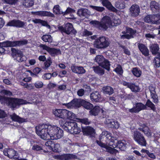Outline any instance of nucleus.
Masks as SVG:
<instances>
[{"label": "nucleus", "mask_w": 160, "mask_h": 160, "mask_svg": "<svg viewBox=\"0 0 160 160\" xmlns=\"http://www.w3.org/2000/svg\"><path fill=\"white\" fill-rule=\"evenodd\" d=\"M36 134L44 139L57 140L61 138L63 135V130L56 126L49 124H42L35 127Z\"/></svg>", "instance_id": "obj_1"}, {"label": "nucleus", "mask_w": 160, "mask_h": 160, "mask_svg": "<svg viewBox=\"0 0 160 160\" xmlns=\"http://www.w3.org/2000/svg\"><path fill=\"white\" fill-rule=\"evenodd\" d=\"M52 112L56 118L64 120H74L77 117L74 113L66 109L55 108Z\"/></svg>", "instance_id": "obj_2"}, {"label": "nucleus", "mask_w": 160, "mask_h": 160, "mask_svg": "<svg viewBox=\"0 0 160 160\" xmlns=\"http://www.w3.org/2000/svg\"><path fill=\"white\" fill-rule=\"evenodd\" d=\"M90 23L100 29L106 30L113 26L111 18L106 16L102 19L101 22L97 21H92Z\"/></svg>", "instance_id": "obj_3"}, {"label": "nucleus", "mask_w": 160, "mask_h": 160, "mask_svg": "<svg viewBox=\"0 0 160 160\" xmlns=\"http://www.w3.org/2000/svg\"><path fill=\"white\" fill-rule=\"evenodd\" d=\"M62 122V124L64 130L68 132L73 134H77L80 133L81 131V128L78 126L77 123L75 122Z\"/></svg>", "instance_id": "obj_4"}, {"label": "nucleus", "mask_w": 160, "mask_h": 160, "mask_svg": "<svg viewBox=\"0 0 160 160\" xmlns=\"http://www.w3.org/2000/svg\"><path fill=\"white\" fill-rule=\"evenodd\" d=\"M110 44L109 38L104 36L99 37L94 42V47L98 49H104L108 47Z\"/></svg>", "instance_id": "obj_5"}, {"label": "nucleus", "mask_w": 160, "mask_h": 160, "mask_svg": "<svg viewBox=\"0 0 160 160\" xmlns=\"http://www.w3.org/2000/svg\"><path fill=\"white\" fill-rule=\"evenodd\" d=\"M133 138L134 140L139 145L146 147L147 141L143 135L137 130L133 132Z\"/></svg>", "instance_id": "obj_6"}, {"label": "nucleus", "mask_w": 160, "mask_h": 160, "mask_svg": "<svg viewBox=\"0 0 160 160\" xmlns=\"http://www.w3.org/2000/svg\"><path fill=\"white\" fill-rule=\"evenodd\" d=\"M58 29L62 34L65 33L67 34L71 33L75 34L77 33V31L74 29L72 25L70 23H67L63 26H59Z\"/></svg>", "instance_id": "obj_7"}, {"label": "nucleus", "mask_w": 160, "mask_h": 160, "mask_svg": "<svg viewBox=\"0 0 160 160\" xmlns=\"http://www.w3.org/2000/svg\"><path fill=\"white\" fill-rule=\"evenodd\" d=\"M95 60L103 68L108 71L109 70L110 66L109 62L108 60L105 59L101 55L97 56Z\"/></svg>", "instance_id": "obj_8"}, {"label": "nucleus", "mask_w": 160, "mask_h": 160, "mask_svg": "<svg viewBox=\"0 0 160 160\" xmlns=\"http://www.w3.org/2000/svg\"><path fill=\"white\" fill-rule=\"evenodd\" d=\"M136 33V30L129 28H127L126 31H122L120 34L121 38L129 39L133 38Z\"/></svg>", "instance_id": "obj_9"}, {"label": "nucleus", "mask_w": 160, "mask_h": 160, "mask_svg": "<svg viewBox=\"0 0 160 160\" xmlns=\"http://www.w3.org/2000/svg\"><path fill=\"white\" fill-rule=\"evenodd\" d=\"M27 43L28 41L27 40H23L21 41L13 42L7 41L2 44H1V45L3 46L12 47L23 45Z\"/></svg>", "instance_id": "obj_10"}, {"label": "nucleus", "mask_w": 160, "mask_h": 160, "mask_svg": "<svg viewBox=\"0 0 160 160\" xmlns=\"http://www.w3.org/2000/svg\"><path fill=\"white\" fill-rule=\"evenodd\" d=\"M53 158L58 160H69L76 158L77 156L70 153H66L60 155H54Z\"/></svg>", "instance_id": "obj_11"}, {"label": "nucleus", "mask_w": 160, "mask_h": 160, "mask_svg": "<svg viewBox=\"0 0 160 160\" xmlns=\"http://www.w3.org/2000/svg\"><path fill=\"white\" fill-rule=\"evenodd\" d=\"M4 154L10 158L17 160L18 159V154L17 152L12 148L5 149L3 150Z\"/></svg>", "instance_id": "obj_12"}, {"label": "nucleus", "mask_w": 160, "mask_h": 160, "mask_svg": "<svg viewBox=\"0 0 160 160\" xmlns=\"http://www.w3.org/2000/svg\"><path fill=\"white\" fill-rule=\"evenodd\" d=\"M140 127L138 128V130L143 132L144 134L148 137L152 136V132L147 124L144 123H140L139 124Z\"/></svg>", "instance_id": "obj_13"}, {"label": "nucleus", "mask_w": 160, "mask_h": 160, "mask_svg": "<svg viewBox=\"0 0 160 160\" xmlns=\"http://www.w3.org/2000/svg\"><path fill=\"white\" fill-rule=\"evenodd\" d=\"M82 130L83 135H84L93 137L95 135V130L93 128L90 126H82Z\"/></svg>", "instance_id": "obj_14"}, {"label": "nucleus", "mask_w": 160, "mask_h": 160, "mask_svg": "<svg viewBox=\"0 0 160 160\" xmlns=\"http://www.w3.org/2000/svg\"><path fill=\"white\" fill-rule=\"evenodd\" d=\"M146 105L142 103H137L135 107L129 109V111L132 113H138L140 111L147 109Z\"/></svg>", "instance_id": "obj_15"}, {"label": "nucleus", "mask_w": 160, "mask_h": 160, "mask_svg": "<svg viewBox=\"0 0 160 160\" xmlns=\"http://www.w3.org/2000/svg\"><path fill=\"white\" fill-rule=\"evenodd\" d=\"M145 22L152 24H158L159 21L158 17H156L155 15H149L144 18Z\"/></svg>", "instance_id": "obj_16"}, {"label": "nucleus", "mask_w": 160, "mask_h": 160, "mask_svg": "<svg viewBox=\"0 0 160 160\" xmlns=\"http://www.w3.org/2000/svg\"><path fill=\"white\" fill-rule=\"evenodd\" d=\"M11 50L13 53H15V55L17 57L16 59L17 61L20 62L26 60V57L23 55L22 51L14 48H12Z\"/></svg>", "instance_id": "obj_17"}, {"label": "nucleus", "mask_w": 160, "mask_h": 160, "mask_svg": "<svg viewBox=\"0 0 160 160\" xmlns=\"http://www.w3.org/2000/svg\"><path fill=\"white\" fill-rule=\"evenodd\" d=\"M25 23L19 20H13L9 22L6 24L7 26L14 27L20 28L22 27Z\"/></svg>", "instance_id": "obj_18"}, {"label": "nucleus", "mask_w": 160, "mask_h": 160, "mask_svg": "<svg viewBox=\"0 0 160 160\" xmlns=\"http://www.w3.org/2000/svg\"><path fill=\"white\" fill-rule=\"evenodd\" d=\"M130 14L132 17L138 16L140 12L139 6L137 4H133L130 8Z\"/></svg>", "instance_id": "obj_19"}, {"label": "nucleus", "mask_w": 160, "mask_h": 160, "mask_svg": "<svg viewBox=\"0 0 160 160\" xmlns=\"http://www.w3.org/2000/svg\"><path fill=\"white\" fill-rule=\"evenodd\" d=\"M111 134L110 133H108L106 136L107 138L110 137V138L109 139L110 140L109 144L110 146L112 147L113 148H116L117 147L118 143V140L116 137L111 136Z\"/></svg>", "instance_id": "obj_20"}, {"label": "nucleus", "mask_w": 160, "mask_h": 160, "mask_svg": "<svg viewBox=\"0 0 160 160\" xmlns=\"http://www.w3.org/2000/svg\"><path fill=\"white\" fill-rule=\"evenodd\" d=\"M101 2L103 6L105 7L109 10L114 12H117L118 10L108 0H99Z\"/></svg>", "instance_id": "obj_21"}, {"label": "nucleus", "mask_w": 160, "mask_h": 160, "mask_svg": "<svg viewBox=\"0 0 160 160\" xmlns=\"http://www.w3.org/2000/svg\"><path fill=\"white\" fill-rule=\"evenodd\" d=\"M40 47L43 50H45L49 52L52 56L54 55L55 54H57L60 51L59 50L57 49L50 48L46 45L41 44Z\"/></svg>", "instance_id": "obj_22"}, {"label": "nucleus", "mask_w": 160, "mask_h": 160, "mask_svg": "<svg viewBox=\"0 0 160 160\" xmlns=\"http://www.w3.org/2000/svg\"><path fill=\"white\" fill-rule=\"evenodd\" d=\"M106 124L110 128L117 129L119 127V124L117 121L113 119H108L106 121Z\"/></svg>", "instance_id": "obj_23"}, {"label": "nucleus", "mask_w": 160, "mask_h": 160, "mask_svg": "<svg viewBox=\"0 0 160 160\" xmlns=\"http://www.w3.org/2000/svg\"><path fill=\"white\" fill-rule=\"evenodd\" d=\"M78 103L77 107L79 108L81 106H83L84 108L87 110H90L93 107V105L90 102L87 101H79Z\"/></svg>", "instance_id": "obj_24"}, {"label": "nucleus", "mask_w": 160, "mask_h": 160, "mask_svg": "<svg viewBox=\"0 0 160 160\" xmlns=\"http://www.w3.org/2000/svg\"><path fill=\"white\" fill-rule=\"evenodd\" d=\"M8 101V105L13 108H16L18 106L25 104L27 103V101Z\"/></svg>", "instance_id": "obj_25"}, {"label": "nucleus", "mask_w": 160, "mask_h": 160, "mask_svg": "<svg viewBox=\"0 0 160 160\" xmlns=\"http://www.w3.org/2000/svg\"><path fill=\"white\" fill-rule=\"evenodd\" d=\"M32 149L36 152L38 154H43L48 152L47 150H44L41 146L37 144H34L32 146Z\"/></svg>", "instance_id": "obj_26"}, {"label": "nucleus", "mask_w": 160, "mask_h": 160, "mask_svg": "<svg viewBox=\"0 0 160 160\" xmlns=\"http://www.w3.org/2000/svg\"><path fill=\"white\" fill-rule=\"evenodd\" d=\"M71 68L72 72L79 74L84 73L86 72L85 70L82 67L73 66L71 67Z\"/></svg>", "instance_id": "obj_27"}, {"label": "nucleus", "mask_w": 160, "mask_h": 160, "mask_svg": "<svg viewBox=\"0 0 160 160\" xmlns=\"http://www.w3.org/2000/svg\"><path fill=\"white\" fill-rule=\"evenodd\" d=\"M117 144V147L116 148H118L120 150L123 151H124L126 149L127 143L126 140L124 139L120 140Z\"/></svg>", "instance_id": "obj_28"}, {"label": "nucleus", "mask_w": 160, "mask_h": 160, "mask_svg": "<svg viewBox=\"0 0 160 160\" xmlns=\"http://www.w3.org/2000/svg\"><path fill=\"white\" fill-rule=\"evenodd\" d=\"M138 47L142 53L145 56H147L149 54V50L144 44L139 43Z\"/></svg>", "instance_id": "obj_29"}, {"label": "nucleus", "mask_w": 160, "mask_h": 160, "mask_svg": "<svg viewBox=\"0 0 160 160\" xmlns=\"http://www.w3.org/2000/svg\"><path fill=\"white\" fill-rule=\"evenodd\" d=\"M90 110L89 114L91 116H96L98 115L100 112V107L99 106H96L93 107Z\"/></svg>", "instance_id": "obj_30"}, {"label": "nucleus", "mask_w": 160, "mask_h": 160, "mask_svg": "<svg viewBox=\"0 0 160 160\" xmlns=\"http://www.w3.org/2000/svg\"><path fill=\"white\" fill-rule=\"evenodd\" d=\"M77 14L80 16L86 17L90 14V12L87 9L81 8L78 10Z\"/></svg>", "instance_id": "obj_31"}, {"label": "nucleus", "mask_w": 160, "mask_h": 160, "mask_svg": "<svg viewBox=\"0 0 160 160\" xmlns=\"http://www.w3.org/2000/svg\"><path fill=\"white\" fill-rule=\"evenodd\" d=\"M150 8L153 12H158L159 11V4L154 1H152L150 3Z\"/></svg>", "instance_id": "obj_32"}, {"label": "nucleus", "mask_w": 160, "mask_h": 160, "mask_svg": "<svg viewBox=\"0 0 160 160\" xmlns=\"http://www.w3.org/2000/svg\"><path fill=\"white\" fill-rule=\"evenodd\" d=\"M78 101H71V102L66 103H63V105L65 106L68 108H77V104Z\"/></svg>", "instance_id": "obj_33"}, {"label": "nucleus", "mask_w": 160, "mask_h": 160, "mask_svg": "<svg viewBox=\"0 0 160 160\" xmlns=\"http://www.w3.org/2000/svg\"><path fill=\"white\" fill-rule=\"evenodd\" d=\"M155 87L154 86L151 85L149 86V88L151 93V97L153 100H157L158 96L156 94L155 91Z\"/></svg>", "instance_id": "obj_34"}, {"label": "nucleus", "mask_w": 160, "mask_h": 160, "mask_svg": "<svg viewBox=\"0 0 160 160\" xmlns=\"http://www.w3.org/2000/svg\"><path fill=\"white\" fill-rule=\"evenodd\" d=\"M32 21L35 23H41L42 25L46 27L49 29H50V26L48 25L47 22L40 19H35L32 20Z\"/></svg>", "instance_id": "obj_35"}, {"label": "nucleus", "mask_w": 160, "mask_h": 160, "mask_svg": "<svg viewBox=\"0 0 160 160\" xmlns=\"http://www.w3.org/2000/svg\"><path fill=\"white\" fill-rule=\"evenodd\" d=\"M159 46L157 44H152L151 45L150 49L153 54H156L159 51Z\"/></svg>", "instance_id": "obj_36"}, {"label": "nucleus", "mask_w": 160, "mask_h": 160, "mask_svg": "<svg viewBox=\"0 0 160 160\" xmlns=\"http://www.w3.org/2000/svg\"><path fill=\"white\" fill-rule=\"evenodd\" d=\"M102 89L103 93L105 94L110 95L112 94L113 92V88L109 86L104 87L102 88Z\"/></svg>", "instance_id": "obj_37"}, {"label": "nucleus", "mask_w": 160, "mask_h": 160, "mask_svg": "<svg viewBox=\"0 0 160 160\" xmlns=\"http://www.w3.org/2000/svg\"><path fill=\"white\" fill-rule=\"evenodd\" d=\"M132 72L133 74L137 78L140 77L142 74V71L139 68H133Z\"/></svg>", "instance_id": "obj_38"}, {"label": "nucleus", "mask_w": 160, "mask_h": 160, "mask_svg": "<svg viewBox=\"0 0 160 160\" xmlns=\"http://www.w3.org/2000/svg\"><path fill=\"white\" fill-rule=\"evenodd\" d=\"M53 11L55 14L57 15H63V11L60 6L58 5H56L53 8Z\"/></svg>", "instance_id": "obj_39"}, {"label": "nucleus", "mask_w": 160, "mask_h": 160, "mask_svg": "<svg viewBox=\"0 0 160 160\" xmlns=\"http://www.w3.org/2000/svg\"><path fill=\"white\" fill-rule=\"evenodd\" d=\"M93 68L94 72L99 75H103L104 73L103 69L99 66L93 67Z\"/></svg>", "instance_id": "obj_40"}, {"label": "nucleus", "mask_w": 160, "mask_h": 160, "mask_svg": "<svg viewBox=\"0 0 160 160\" xmlns=\"http://www.w3.org/2000/svg\"><path fill=\"white\" fill-rule=\"evenodd\" d=\"M45 42L51 43L52 41V38L51 36L49 34L43 35L41 38Z\"/></svg>", "instance_id": "obj_41"}, {"label": "nucleus", "mask_w": 160, "mask_h": 160, "mask_svg": "<svg viewBox=\"0 0 160 160\" xmlns=\"http://www.w3.org/2000/svg\"><path fill=\"white\" fill-rule=\"evenodd\" d=\"M77 117H76V118H75L73 121H75L76 119L78 120V122H79L81 123L82 124H84L86 125H89L91 122L90 121H88V118H77Z\"/></svg>", "instance_id": "obj_42"}, {"label": "nucleus", "mask_w": 160, "mask_h": 160, "mask_svg": "<svg viewBox=\"0 0 160 160\" xmlns=\"http://www.w3.org/2000/svg\"><path fill=\"white\" fill-rule=\"evenodd\" d=\"M100 97V95L98 92H92L90 95L91 99L93 100H97L99 99Z\"/></svg>", "instance_id": "obj_43"}, {"label": "nucleus", "mask_w": 160, "mask_h": 160, "mask_svg": "<svg viewBox=\"0 0 160 160\" xmlns=\"http://www.w3.org/2000/svg\"><path fill=\"white\" fill-rule=\"evenodd\" d=\"M34 5L33 0H24L23 2V5L26 7L29 8Z\"/></svg>", "instance_id": "obj_44"}, {"label": "nucleus", "mask_w": 160, "mask_h": 160, "mask_svg": "<svg viewBox=\"0 0 160 160\" xmlns=\"http://www.w3.org/2000/svg\"><path fill=\"white\" fill-rule=\"evenodd\" d=\"M146 107H148L150 108V109L155 112L156 110V108L155 105L153 104L151 101H147L145 105Z\"/></svg>", "instance_id": "obj_45"}, {"label": "nucleus", "mask_w": 160, "mask_h": 160, "mask_svg": "<svg viewBox=\"0 0 160 160\" xmlns=\"http://www.w3.org/2000/svg\"><path fill=\"white\" fill-rule=\"evenodd\" d=\"M129 88L133 92H137L140 90V88L139 86L136 85L135 83H132Z\"/></svg>", "instance_id": "obj_46"}, {"label": "nucleus", "mask_w": 160, "mask_h": 160, "mask_svg": "<svg viewBox=\"0 0 160 160\" xmlns=\"http://www.w3.org/2000/svg\"><path fill=\"white\" fill-rule=\"evenodd\" d=\"M50 17L54 18L55 17L54 15L52 13L46 11H42L41 17Z\"/></svg>", "instance_id": "obj_47"}, {"label": "nucleus", "mask_w": 160, "mask_h": 160, "mask_svg": "<svg viewBox=\"0 0 160 160\" xmlns=\"http://www.w3.org/2000/svg\"><path fill=\"white\" fill-rule=\"evenodd\" d=\"M55 143V142L53 141L48 140L46 142L45 145L49 149L51 150L54 145Z\"/></svg>", "instance_id": "obj_48"}, {"label": "nucleus", "mask_w": 160, "mask_h": 160, "mask_svg": "<svg viewBox=\"0 0 160 160\" xmlns=\"http://www.w3.org/2000/svg\"><path fill=\"white\" fill-rule=\"evenodd\" d=\"M89 7L92 8L99 12H102L105 10V8L102 7L90 5Z\"/></svg>", "instance_id": "obj_49"}, {"label": "nucleus", "mask_w": 160, "mask_h": 160, "mask_svg": "<svg viewBox=\"0 0 160 160\" xmlns=\"http://www.w3.org/2000/svg\"><path fill=\"white\" fill-rule=\"evenodd\" d=\"M60 145L57 143H55L53 147L52 148L51 150L55 152H59V151Z\"/></svg>", "instance_id": "obj_50"}, {"label": "nucleus", "mask_w": 160, "mask_h": 160, "mask_svg": "<svg viewBox=\"0 0 160 160\" xmlns=\"http://www.w3.org/2000/svg\"><path fill=\"white\" fill-rule=\"evenodd\" d=\"M0 93L2 95H5L7 96H11L12 95V92L10 91L4 89L1 90Z\"/></svg>", "instance_id": "obj_51"}, {"label": "nucleus", "mask_w": 160, "mask_h": 160, "mask_svg": "<svg viewBox=\"0 0 160 160\" xmlns=\"http://www.w3.org/2000/svg\"><path fill=\"white\" fill-rule=\"evenodd\" d=\"M114 71L118 74H122L123 72L122 67L120 65H118L117 67L115 69Z\"/></svg>", "instance_id": "obj_52"}, {"label": "nucleus", "mask_w": 160, "mask_h": 160, "mask_svg": "<svg viewBox=\"0 0 160 160\" xmlns=\"http://www.w3.org/2000/svg\"><path fill=\"white\" fill-rule=\"evenodd\" d=\"M35 87L37 88H42L43 86V82L39 81H38L35 82L34 83Z\"/></svg>", "instance_id": "obj_53"}, {"label": "nucleus", "mask_w": 160, "mask_h": 160, "mask_svg": "<svg viewBox=\"0 0 160 160\" xmlns=\"http://www.w3.org/2000/svg\"><path fill=\"white\" fill-rule=\"evenodd\" d=\"M52 63V59L51 58H48L44 63L45 66L47 68H48Z\"/></svg>", "instance_id": "obj_54"}, {"label": "nucleus", "mask_w": 160, "mask_h": 160, "mask_svg": "<svg viewBox=\"0 0 160 160\" xmlns=\"http://www.w3.org/2000/svg\"><path fill=\"white\" fill-rule=\"evenodd\" d=\"M115 148H111L107 145L105 148L106 150L107 151L112 154H113L115 153V152L116 149H114Z\"/></svg>", "instance_id": "obj_55"}, {"label": "nucleus", "mask_w": 160, "mask_h": 160, "mask_svg": "<svg viewBox=\"0 0 160 160\" xmlns=\"http://www.w3.org/2000/svg\"><path fill=\"white\" fill-rule=\"evenodd\" d=\"M154 62L155 63V66L156 68H158L160 66V58H155Z\"/></svg>", "instance_id": "obj_56"}, {"label": "nucleus", "mask_w": 160, "mask_h": 160, "mask_svg": "<svg viewBox=\"0 0 160 160\" xmlns=\"http://www.w3.org/2000/svg\"><path fill=\"white\" fill-rule=\"evenodd\" d=\"M75 12V10L72 9L71 8H68L65 12H63V15H65L70 12Z\"/></svg>", "instance_id": "obj_57"}, {"label": "nucleus", "mask_w": 160, "mask_h": 160, "mask_svg": "<svg viewBox=\"0 0 160 160\" xmlns=\"http://www.w3.org/2000/svg\"><path fill=\"white\" fill-rule=\"evenodd\" d=\"M7 114L5 111L0 109V118H3L7 117Z\"/></svg>", "instance_id": "obj_58"}, {"label": "nucleus", "mask_w": 160, "mask_h": 160, "mask_svg": "<svg viewBox=\"0 0 160 160\" xmlns=\"http://www.w3.org/2000/svg\"><path fill=\"white\" fill-rule=\"evenodd\" d=\"M19 117V116L14 113L11 116V118L13 121L18 122Z\"/></svg>", "instance_id": "obj_59"}, {"label": "nucleus", "mask_w": 160, "mask_h": 160, "mask_svg": "<svg viewBox=\"0 0 160 160\" xmlns=\"http://www.w3.org/2000/svg\"><path fill=\"white\" fill-rule=\"evenodd\" d=\"M115 7L119 9H123L125 8V5L123 3L119 4L118 2H116L115 4Z\"/></svg>", "instance_id": "obj_60"}, {"label": "nucleus", "mask_w": 160, "mask_h": 160, "mask_svg": "<svg viewBox=\"0 0 160 160\" xmlns=\"http://www.w3.org/2000/svg\"><path fill=\"white\" fill-rule=\"evenodd\" d=\"M51 77L52 75L50 73H47L44 74L42 76V78L45 80L49 79L51 78Z\"/></svg>", "instance_id": "obj_61"}, {"label": "nucleus", "mask_w": 160, "mask_h": 160, "mask_svg": "<svg viewBox=\"0 0 160 160\" xmlns=\"http://www.w3.org/2000/svg\"><path fill=\"white\" fill-rule=\"evenodd\" d=\"M96 142L97 144L99 145L102 148H106V147H107V145L106 144H105L104 143H103L101 141H99L98 140H97L96 141Z\"/></svg>", "instance_id": "obj_62"}, {"label": "nucleus", "mask_w": 160, "mask_h": 160, "mask_svg": "<svg viewBox=\"0 0 160 160\" xmlns=\"http://www.w3.org/2000/svg\"><path fill=\"white\" fill-rule=\"evenodd\" d=\"M82 34L84 36H87L92 35V33L87 30H85L83 32Z\"/></svg>", "instance_id": "obj_63"}, {"label": "nucleus", "mask_w": 160, "mask_h": 160, "mask_svg": "<svg viewBox=\"0 0 160 160\" xmlns=\"http://www.w3.org/2000/svg\"><path fill=\"white\" fill-rule=\"evenodd\" d=\"M5 2L8 4H14L17 2V0H4Z\"/></svg>", "instance_id": "obj_64"}]
</instances>
